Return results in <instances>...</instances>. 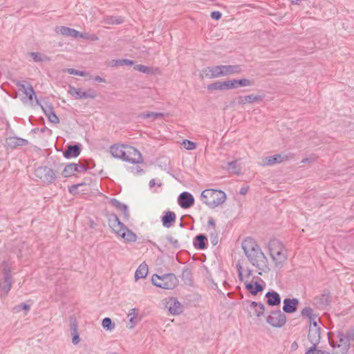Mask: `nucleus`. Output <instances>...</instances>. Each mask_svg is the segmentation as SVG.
I'll return each instance as SVG.
<instances>
[{
    "mask_svg": "<svg viewBox=\"0 0 354 354\" xmlns=\"http://www.w3.org/2000/svg\"><path fill=\"white\" fill-rule=\"evenodd\" d=\"M241 247L248 261L259 270V274L268 269V259L253 239L250 237L245 239Z\"/></svg>",
    "mask_w": 354,
    "mask_h": 354,
    "instance_id": "1",
    "label": "nucleus"
},
{
    "mask_svg": "<svg viewBox=\"0 0 354 354\" xmlns=\"http://www.w3.org/2000/svg\"><path fill=\"white\" fill-rule=\"evenodd\" d=\"M108 224L116 235L124 239L125 242H136L137 241V235L127 228L115 214H112L109 216Z\"/></svg>",
    "mask_w": 354,
    "mask_h": 354,
    "instance_id": "2",
    "label": "nucleus"
},
{
    "mask_svg": "<svg viewBox=\"0 0 354 354\" xmlns=\"http://www.w3.org/2000/svg\"><path fill=\"white\" fill-rule=\"evenodd\" d=\"M201 201L211 208L218 207L225 203L226 194L217 189H205L201 194Z\"/></svg>",
    "mask_w": 354,
    "mask_h": 354,
    "instance_id": "3",
    "label": "nucleus"
},
{
    "mask_svg": "<svg viewBox=\"0 0 354 354\" xmlns=\"http://www.w3.org/2000/svg\"><path fill=\"white\" fill-rule=\"evenodd\" d=\"M270 254L276 266H281L287 259L286 250L278 240H272L268 244Z\"/></svg>",
    "mask_w": 354,
    "mask_h": 354,
    "instance_id": "4",
    "label": "nucleus"
},
{
    "mask_svg": "<svg viewBox=\"0 0 354 354\" xmlns=\"http://www.w3.org/2000/svg\"><path fill=\"white\" fill-rule=\"evenodd\" d=\"M152 283L159 288L171 290L177 286L178 280L174 274H165L162 276L153 274L151 277Z\"/></svg>",
    "mask_w": 354,
    "mask_h": 354,
    "instance_id": "5",
    "label": "nucleus"
},
{
    "mask_svg": "<svg viewBox=\"0 0 354 354\" xmlns=\"http://www.w3.org/2000/svg\"><path fill=\"white\" fill-rule=\"evenodd\" d=\"M35 176L45 183H50L55 179L53 170L48 167H39L35 169Z\"/></svg>",
    "mask_w": 354,
    "mask_h": 354,
    "instance_id": "6",
    "label": "nucleus"
},
{
    "mask_svg": "<svg viewBox=\"0 0 354 354\" xmlns=\"http://www.w3.org/2000/svg\"><path fill=\"white\" fill-rule=\"evenodd\" d=\"M124 161L138 164L143 161L140 152L131 146L127 145L125 151V156L122 158Z\"/></svg>",
    "mask_w": 354,
    "mask_h": 354,
    "instance_id": "7",
    "label": "nucleus"
},
{
    "mask_svg": "<svg viewBox=\"0 0 354 354\" xmlns=\"http://www.w3.org/2000/svg\"><path fill=\"white\" fill-rule=\"evenodd\" d=\"M267 322L274 327H281L286 322V317L281 310H274L267 317Z\"/></svg>",
    "mask_w": 354,
    "mask_h": 354,
    "instance_id": "8",
    "label": "nucleus"
},
{
    "mask_svg": "<svg viewBox=\"0 0 354 354\" xmlns=\"http://www.w3.org/2000/svg\"><path fill=\"white\" fill-rule=\"evenodd\" d=\"M68 93L75 99L95 98L96 97V92L91 88L86 91H83L80 88L70 86Z\"/></svg>",
    "mask_w": 354,
    "mask_h": 354,
    "instance_id": "9",
    "label": "nucleus"
},
{
    "mask_svg": "<svg viewBox=\"0 0 354 354\" xmlns=\"http://www.w3.org/2000/svg\"><path fill=\"white\" fill-rule=\"evenodd\" d=\"M221 65L209 66L203 68L200 75L201 78L207 77L209 79L217 78L222 77Z\"/></svg>",
    "mask_w": 354,
    "mask_h": 354,
    "instance_id": "10",
    "label": "nucleus"
},
{
    "mask_svg": "<svg viewBox=\"0 0 354 354\" xmlns=\"http://www.w3.org/2000/svg\"><path fill=\"white\" fill-rule=\"evenodd\" d=\"M166 307L173 315H179L184 310L183 306L175 297H169L166 300Z\"/></svg>",
    "mask_w": 354,
    "mask_h": 354,
    "instance_id": "11",
    "label": "nucleus"
},
{
    "mask_svg": "<svg viewBox=\"0 0 354 354\" xmlns=\"http://www.w3.org/2000/svg\"><path fill=\"white\" fill-rule=\"evenodd\" d=\"M178 202L182 208L187 209L194 205V198L190 193L184 192L179 195Z\"/></svg>",
    "mask_w": 354,
    "mask_h": 354,
    "instance_id": "12",
    "label": "nucleus"
},
{
    "mask_svg": "<svg viewBox=\"0 0 354 354\" xmlns=\"http://www.w3.org/2000/svg\"><path fill=\"white\" fill-rule=\"evenodd\" d=\"M301 314L303 317H307L309 319V322H310L309 327L319 328L317 324L318 322H319V318L318 317L317 315H316L313 313V310L311 308H310V307L304 308L301 310Z\"/></svg>",
    "mask_w": 354,
    "mask_h": 354,
    "instance_id": "13",
    "label": "nucleus"
},
{
    "mask_svg": "<svg viewBox=\"0 0 354 354\" xmlns=\"http://www.w3.org/2000/svg\"><path fill=\"white\" fill-rule=\"evenodd\" d=\"M299 300L297 298H286L283 300V310L286 313H292L297 311Z\"/></svg>",
    "mask_w": 354,
    "mask_h": 354,
    "instance_id": "14",
    "label": "nucleus"
},
{
    "mask_svg": "<svg viewBox=\"0 0 354 354\" xmlns=\"http://www.w3.org/2000/svg\"><path fill=\"white\" fill-rule=\"evenodd\" d=\"M286 160H287L286 156H283L280 154H275L272 156L266 157L262 160L261 164L263 166H271L277 163H281Z\"/></svg>",
    "mask_w": 354,
    "mask_h": 354,
    "instance_id": "15",
    "label": "nucleus"
},
{
    "mask_svg": "<svg viewBox=\"0 0 354 354\" xmlns=\"http://www.w3.org/2000/svg\"><path fill=\"white\" fill-rule=\"evenodd\" d=\"M127 145H119L115 144L113 145L110 147V153L111 155L116 158L122 159L125 156L126 147Z\"/></svg>",
    "mask_w": 354,
    "mask_h": 354,
    "instance_id": "16",
    "label": "nucleus"
},
{
    "mask_svg": "<svg viewBox=\"0 0 354 354\" xmlns=\"http://www.w3.org/2000/svg\"><path fill=\"white\" fill-rule=\"evenodd\" d=\"M308 339L312 345H318L320 342V328L309 327Z\"/></svg>",
    "mask_w": 354,
    "mask_h": 354,
    "instance_id": "17",
    "label": "nucleus"
},
{
    "mask_svg": "<svg viewBox=\"0 0 354 354\" xmlns=\"http://www.w3.org/2000/svg\"><path fill=\"white\" fill-rule=\"evenodd\" d=\"M222 77L230 75L239 74L242 72L240 65H221Z\"/></svg>",
    "mask_w": 354,
    "mask_h": 354,
    "instance_id": "18",
    "label": "nucleus"
},
{
    "mask_svg": "<svg viewBox=\"0 0 354 354\" xmlns=\"http://www.w3.org/2000/svg\"><path fill=\"white\" fill-rule=\"evenodd\" d=\"M262 100V96L252 94L246 96H239L237 98H236L235 102L238 104L243 105L246 103H252L255 101H261Z\"/></svg>",
    "mask_w": 354,
    "mask_h": 354,
    "instance_id": "19",
    "label": "nucleus"
},
{
    "mask_svg": "<svg viewBox=\"0 0 354 354\" xmlns=\"http://www.w3.org/2000/svg\"><path fill=\"white\" fill-rule=\"evenodd\" d=\"M28 140L17 138V137H10L6 140V145L10 148H15L19 146H25L28 144Z\"/></svg>",
    "mask_w": 354,
    "mask_h": 354,
    "instance_id": "20",
    "label": "nucleus"
},
{
    "mask_svg": "<svg viewBox=\"0 0 354 354\" xmlns=\"http://www.w3.org/2000/svg\"><path fill=\"white\" fill-rule=\"evenodd\" d=\"M55 31L62 35L74 38H77L78 35H80L79 31L66 26H57L55 28Z\"/></svg>",
    "mask_w": 354,
    "mask_h": 354,
    "instance_id": "21",
    "label": "nucleus"
},
{
    "mask_svg": "<svg viewBox=\"0 0 354 354\" xmlns=\"http://www.w3.org/2000/svg\"><path fill=\"white\" fill-rule=\"evenodd\" d=\"M245 288L248 290L250 293L253 295H257L258 292H262L263 290V287L257 281H245Z\"/></svg>",
    "mask_w": 354,
    "mask_h": 354,
    "instance_id": "22",
    "label": "nucleus"
},
{
    "mask_svg": "<svg viewBox=\"0 0 354 354\" xmlns=\"http://www.w3.org/2000/svg\"><path fill=\"white\" fill-rule=\"evenodd\" d=\"M266 297L267 298V304L269 306H277L281 303V297L277 292H268L266 294Z\"/></svg>",
    "mask_w": 354,
    "mask_h": 354,
    "instance_id": "23",
    "label": "nucleus"
},
{
    "mask_svg": "<svg viewBox=\"0 0 354 354\" xmlns=\"http://www.w3.org/2000/svg\"><path fill=\"white\" fill-rule=\"evenodd\" d=\"M80 147L77 145H68L64 152V156L66 158L71 157H77L80 153Z\"/></svg>",
    "mask_w": 354,
    "mask_h": 354,
    "instance_id": "24",
    "label": "nucleus"
},
{
    "mask_svg": "<svg viewBox=\"0 0 354 354\" xmlns=\"http://www.w3.org/2000/svg\"><path fill=\"white\" fill-rule=\"evenodd\" d=\"M136 311L137 310L136 308H132L128 313V317H129V323L128 324L127 326L129 329L133 328L140 321V318L138 317V313Z\"/></svg>",
    "mask_w": 354,
    "mask_h": 354,
    "instance_id": "25",
    "label": "nucleus"
},
{
    "mask_svg": "<svg viewBox=\"0 0 354 354\" xmlns=\"http://www.w3.org/2000/svg\"><path fill=\"white\" fill-rule=\"evenodd\" d=\"M12 281V277H6L3 281H0V290L5 296L7 295L8 292L10 290Z\"/></svg>",
    "mask_w": 354,
    "mask_h": 354,
    "instance_id": "26",
    "label": "nucleus"
},
{
    "mask_svg": "<svg viewBox=\"0 0 354 354\" xmlns=\"http://www.w3.org/2000/svg\"><path fill=\"white\" fill-rule=\"evenodd\" d=\"M147 274L148 266L145 263H141L135 272L136 281H138L140 279L145 278Z\"/></svg>",
    "mask_w": 354,
    "mask_h": 354,
    "instance_id": "27",
    "label": "nucleus"
},
{
    "mask_svg": "<svg viewBox=\"0 0 354 354\" xmlns=\"http://www.w3.org/2000/svg\"><path fill=\"white\" fill-rule=\"evenodd\" d=\"M337 337L339 342V344H337V347L341 348L342 354H345L349 346L348 339L342 333L338 334Z\"/></svg>",
    "mask_w": 354,
    "mask_h": 354,
    "instance_id": "28",
    "label": "nucleus"
},
{
    "mask_svg": "<svg viewBox=\"0 0 354 354\" xmlns=\"http://www.w3.org/2000/svg\"><path fill=\"white\" fill-rule=\"evenodd\" d=\"M111 203L113 206L115 207L118 209L121 210L123 212L124 216L126 218H127V219L129 218V213L128 211L127 206L126 205L121 203L119 201H118L115 198H112L111 200Z\"/></svg>",
    "mask_w": 354,
    "mask_h": 354,
    "instance_id": "29",
    "label": "nucleus"
},
{
    "mask_svg": "<svg viewBox=\"0 0 354 354\" xmlns=\"http://www.w3.org/2000/svg\"><path fill=\"white\" fill-rule=\"evenodd\" d=\"M175 219L176 214L174 212L170 211L167 212L162 218V225L165 227H169L171 225V223L175 221Z\"/></svg>",
    "mask_w": 354,
    "mask_h": 354,
    "instance_id": "30",
    "label": "nucleus"
},
{
    "mask_svg": "<svg viewBox=\"0 0 354 354\" xmlns=\"http://www.w3.org/2000/svg\"><path fill=\"white\" fill-rule=\"evenodd\" d=\"M207 237L204 234H198L195 237L194 245L196 248L204 250L206 248Z\"/></svg>",
    "mask_w": 354,
    "mask_h": 354,
    "instance_id": "31",
    "label": "nucleus"
},
{
    "mask_svg": "<svg viewBox=\"0 0 354 354\" xmlns=\"http://www.w3.org/2000/svg\"><path fill=\"white\" fill-rule=\"evenodd\" d=\"M207 89L209 91L216 90H228L227 81L223 82H216L207 85Z\"/></svg>",
    "mask_w": 354,
    "mask_h": 354,
    "instance_id": "32",
    "label": "nucleus"
},
{
    "mask_svg": "<svg viewBox=\"0 0 354 354\" xmlns=\"http://www.w3.org/2000/svg\"><path fill=\"white\" fill-rule=\"evenodd\" d=\"M163 113H156L153 111L142 112L139 115V117L144 119H151L152 121L163 117Z\"/></svg>",
    "mask_w": 354,
    "mask_h": 354,
    "instance_id": "33",
    "label": "nucleus"
},
{
    "mask_svg": "<svg viewBox=\"0 0 354 354\" xmlns=\"http://www.w3.org/2000/svg\"><path fill=\"white\" fill-rule=\"evenodd\" d=\"M77 164L71 163L67 165L62 171V175L67 178L74 175L75 172H77Z\"/></svg>",
    "mask_w": 354,
    "mask_h": 354,
    "instance_id": "34",
    "label": "nucleus"
},
{
    "mask_svg": "<svg viewBox=\"0 0 354 354\" xmlns=\"http://www.w3.org/2000/svg\"><path fill=\"white\" fill-rule=\"evenodd\" d=\"M330 303L329 295L328 294H322L316 298V304L319 308H323L328 306Z\"/></svg>",
    "mask_w": 354,
    "mask_h": 354,
    "instance_id": "35",
    "label": "nucleus"
},
{
    "mask_svg": "<svg viewBox=\"0 0 354 354\" xmlns=\"http://www.w3.org/2000/svg\"><path fill=\"white\" fill-rule=\"evenodd\" d=\"M226 169H227L230 174L236 175L241 174V167L237 165L236 160L229 162L227 163V167H226Z\"/></svg>",
    "mask_w": 354,
    "mask_h": 354,
    "instance_id": "36",
    "label": "nucleus"
},
{
    "mask_svg": "<svg viewBox=\"0 0 354 354\" xmlns=\"http://www.w3.org/2000/svg\"><path fill=\"white\" fill-rule=\"evenodd\" d=\"M124 21L123 17L110 16L104 18L103 22L107 25L120 24Z\"/></svg>",
    "mask_w": 354,
    "mask_h": 354,
    "instance_id": "37",
    "label": "nucleus"
},
{
    "mask_svg": "<svg viewBox=\"0 0 354 354\" xmlns=\"http://www.w3.org/2000/svg\"><path fill=\"white\" fill-rule=\"evenodd\" d=\"M0 270L3 275V278H6V277H11V270L8 262L3 261L2 263V264L0 266Z\"/></svg>",
    "mask_w": 354,
    "mask_h": 354,
    "instance_id": "38",
    "label": "nucleus"
},
{
    "mask_svg": "<svg viewBox=\"0 0 354 354\" xmlns=\"http://www.w3.org/2000/svg\"><path fill=\"white\" fill-rule=\"evenodd\" d=\"M29 54L35 62H42L46 59V56L43 55L40 53L32 52Z\"/></svg>",
    "mask_w": 354,
    "mask_h": 354,
    "instance_id": "39",
    "label": "nucleus"
},
{
    "mask_svg": "<svg viewBox=\"0 0 354 354\" xmlns=\"http://www.w3.org/2000/svg\"><path fill=\"white\" fill-rule=\"evenodd\" d=\"M102 327L107 330H111L115 328V324L112 323L109 317H105L102 322Z\"/></svg>",
    "mask_w": 354,
    "mask_h": 354,
    "instance_id": "40",
    "label": "nucleus"
},
{
    "mask_svg": "<svg viewBox=\"0 0 354 354\" xmlns=\"http://www.w3.org/2000/svg\"><path fill=\"white\" fill-rule=\"evenodd\" d=\"M133 62L130 60V59H118V60H113L112 61V66H122V65H133Z\"/></svg>",
    "mask_w": 354,
    "mask_h": 354,
    "instance_id": "41",
    "label": "nucleus"
},
{
    "mask_svg": "<svg viewBox=\"0 0 354 354\" xmlns=\"http://www.w3.org/2000/svg\"><path fill=\"white\" fill-rule=\"evenodd\" d=\"M64 71L68 73L70 75H79L82 77H84L87 75V73L85 71H77L73 68H66L64 70Z\"/></svg>",
    "mask_w": 354,
    "mask_h": 354,
    "instance_id": "42",
    "label": "nucleus"
},
{
    "mask_svg": "<svg viewBox=\"0 0 354 354\" xmlns=\"http://www.w3.org/2000/svg\"><path fill=\"white\" fill-rule=\"evenodd\" d=\"M79 35H78V37L84 38L91 41H97L99 39L98 37L94 34L82 33L79 32Z\"/></svg>",
    "mask_w": 354,
    "mask_h": 354,
    "instance_id": "43",
    "label": "nucleus"
},
{
    "mask_svg": "<svg viewBox=\"0 0 354 354\" xmlns=\"http://www.w3.org/2000/svg\"><path fill=\"white\" fill-rule=\"evenodd\" d=\"M317 345H312L305 353V354H324L326 351L319 350L317 348Z\"/></svg>",
    "mask_w": 354,
    "mask_h": 354,
    "instance_id": "44",
    "label": "nucleus"
},
{
    "mask_svg": "<svg viewBox=\"0 0 354 354\" xmlns=\"http://www.w3.org/2000/svg\"><path fill=\"white\" fill-rule=\"evenodd\" d=\"M134 69H136L138 71L142 72L143 73H146V74H150L152 72V70L151 68L146 66L145 65H142V64L136 65L134 67Z\"/></svg>",
    "mask_w": 354,
    "mask_h": 354,
    "instance_id": "45",
    "label": "nucleus"
},
{
    "mask_svg": "<svg viewBox=\"0 0 354 354\" xmlns=\"http://www.w3.org/2000/svg\"><path fill=\"white\" fill-rule=\"evenodd\" d=\"M182 145L187 150H193L196 147L195 142L188 140H184L182 142Z\"/></svg>",
    "mask_w": 354,
    "mask_h": 354,
    "instance_id": "46",
    "label": "nucleus"
},
{
    "mask_svg": "<svg viewBox=\"0 0 354 354\" xmlns=\"http://www.w3.org/2000/svg\"><path fill=\"white\" fill-rule=\"evenodd\" d=\"M30 101H32L33 96L35 95L34 89L30 84H28V89L24 93Z\"/></svg>",
    "mask_w": 354,
    "mask_h": 354,
    "instance_id": "47",
    "label": "nucleus"
},
{
    "mask_svg": "<svg viewBox=\"0 0 354 354\" xmlns=\"http://www.w3.org/2000/svg\"><path fill=\"white\" fill-rule=\"evenodd\" d=\"M238 84L239 86H250L254 85V82L253 80L243 78L241 80H238Z\"/></svg>",
    "mask_w": 354,
    "mask_h": 354,
    "instance_id": "48",
    "label": "nucleus"
},
{
    "mask_svg": "<svg viewBox=\"0 0 354 354\" xmlns=\"http://www.w3.org/2000/svg\"><path fill=\"white\" fill-rule=\"evenodd\" d=\"M265 306L263 304L259 303L257 308H254V314L257 317H260L264 313Z\"/></svg>",
    "mask_w": 354,
    "mask_h": 354,
    "instance_id": "49",
    "label": "nucleus"
},
{
    "mask_svg": "<svg viewBox=\"0 0 354 354\" xmlns=\"http://www.w3.org/2000/svg\"><path fill=\"white\" fill-rule=\"evenodd\" d=\"M13 310L15 313H19L22 310L28 311L30 310V306L26 304H21L18 306H15Z\"/></svg>",
    "mask_w": 354,
    "mask_h": 354,
    "instance_id": "50",
    "label": "nucleus"
},
{
    "mask_svg": "<svg viewBox=\"0 0 354 354\" xmlns=\"http://www.w3.org/2000/svg\"><path fill=\"white\" fill-rule=\"evenodd\" d=\"M167 241L175 248H179L180 244L178 243V239H175L171 235H168L167 236Z\"/></svg>",
    "mask_w": 354,
    "mask_h": 354,
    "instance_id": "51",
    "label": "nucleus"
},
{
    "mask_svg": "<svg viewBox=\"0 0 354 354\" xmlns=\"http://www.w3.org/2000/svg\"><path fill=\"white\" fill-rule=\"evenodd\" d=\"M28 84H29L28 82H20V81H18L16 83V85L17 86V87L19 88V90L22 91L23 93L26 92V90L28 89Z\"/></svg>",
    "mask_w": 354,
    "mask_h": 354,
    "instance_id": "52",
    "label": "nucleus"
},
{
    "mask_svg": "<svg viewBox=\"0 0 354 354\" xmlns=\"http://www.w3.org/2000/svg\"><path fill=\"white\" fill-rule=\"evenodd\" d=\"M227 83L228 90L236 88L239 86L238 84V80H227Z\"/></svg>",
    "mask_w": 354,
    "mask_h": 354,
    "instance_id": "53",
    "label": "nucleus"
},
{
    "mask_svg": "<svg viewBox=\"0 0 354 354\" xmlns=\"http://www.w3.org/2000/svg\"><path fill=\"white\" fill-rule=\"evenodd\" d=\"M48 120L51 123L58 124L59 122V118L56 115L55 113H51L50 115H48Z\"/></svg>",
    "mask_w": 354,
    "mask_h": 354,
    "instance_id": "54",
    "label": "nucleus"
},
{
    "mask_svg": "<svg viewBox=\"0 0 354 354\" xmlns=\"http://www.w3.org/2000/svg\"><path fill=\"white\" fill-rule=\"evenodd\" d=\"M42 109L44 110V111L47 117H48V115H50L51 113H55V111H53V109L51 106H46L45 108L42 107Z\"/></svg>",
    "mask_w": 354,
    "mask_h": 354,
    "instance_id": "55",
    "label": "nucleus"
},
{
    "mask_svg": "<svg viewBox=\"0 0 354 354\" xmlns=\"http://www.w3.org/2000/svg\"><path fill=\"white\" fill-rule=\"evenodd\" d=\"M211 17L214 19L218 20L221 17V13L218 11H214L211 13Z\"/></svg>",
    "mask_w": 354,
    "mask_h": 354,
    "instance_id": "56",
    "label": "nucleus"
},
{
    "mask_svg": "<svg viewBox=\"0 0 354 354\" xmlns=\"http://www.w3.org/2000/svg\"><path fill=\"white\" fill-rule=\"evenodd\" d=\"M80 185V184H77V185H72L70 188H69V192L70 193L73 194H75L77 193V188Z\"/></svg>",
    "mask_w": 354,
    "mask_h": 354,
    "instance_id": "57",
    "label": "nucleus"
},
{
    "mask_svg": "<svg viewBox=\"0 0 354 354\" xmlns=\"http://www.w3.org/2000/svg\"><path fill=\"white\" fill-rule=\"evenodd\" d=\"M236 267H237V270H238V272H239V278L241 280H243V268H242V266H241L240 263H238L236 265Z\"/></svg>",
    "mask_w": 354,
    "mask_h": 354,
    "instance_id": "58",
    "label": "nucleus"
},
{
    "mask_svg": "<svg viewBox=\"0 0 354 354\" xmlns=\"http://www.w3.org/2000/svg\"><path fill=\"white\" fill-rule=\"evenodd\" d=\"M72 342L74 344H77L80 342V337L78 333H75V335L73 337Z\"/></svg>",
    "mask_w": 354,
    "mask_h": 354,
    "instance_id": "59",
    "label": "nucleus"
},
{
    "mask_svg": "<svg viewBox=\"0 0 354 354\" xmlns=\"http://www.w3.org/2000/svg\"><path fill=\"white\" fill-rule=\"evenodd\" d=\"M77 172H82L86 170V167L84 165H77Z\"/></svg>",
    "mask_w": 354,
    "mask_h": 354,
    "instance_id": "60",
    "label": "nucleus"
},
{
    "mask_svg": "<svg viewBox=\"0 0 354 354\" xmlns=\"http://www.w3.org/2000/svg\"><path fill=\"white\" fill-rule=\"evenodd\" d=\"M71 330L73 331L75 333H77V324L75 321H74L71 326Z\"/></svg>",
    "mask_w": 354,
    "mask_h": 354,
    "instance_id": "61",
    "label": "nucleus"
},
{
    "mask_svg": "<svg viewBox=\"0 0 354 354\" xmlns=\"http://www.w3.org/2000/svg\"><path fill=\"white\" fill-rule=\"evenodd\" d=\"M94 80L96 81V82H105V80L102 78L100 76H96L95 77Z\"/></svg>",
    "mask_w": 354,
    "mask_h": 354,
    "instance_id": "62",
    "label": "nucleus"
},
{
    "mask_svg": "<svg viewBox=\"0 0 354 354\" xmlns=\"http://www.w3.org/2000/svg\"><path fill=\"white\" fill-rule=\"evenodd\" d=\"M211 240H212V243L214 244V245H216L218 242V238L217 236H214V237H211Z\"/></svg>",
    "mask_w": 354,
    "mask_h": 354,
    "instance_id": "63",
    "label": "nucleus"
},
{
    "mask_svg": "<svg viewBox=\"0 0 354 354\" xmlns=\"http://www.w3.org/2000/svg\"><path fill=\"white\" fill-rule=\"evenodd\" d=\"M208 224H209V225H212V226H213V227H214V226H215V222H214V219H213V218H209V221H208Z\"/></svg>",
    "mask_w": 354,
    "mask_h": 354,
    "instance_id": "64",
    "label": "nucleus"
}]
</instances>
